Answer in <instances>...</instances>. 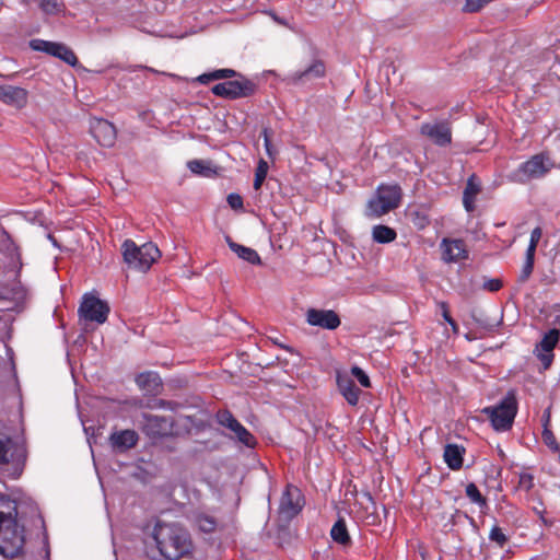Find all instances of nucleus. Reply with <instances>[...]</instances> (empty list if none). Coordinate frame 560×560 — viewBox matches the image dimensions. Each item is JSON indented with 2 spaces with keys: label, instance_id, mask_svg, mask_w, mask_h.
I'll return each instance as SVG.
<instances>
[{
  "label": "nucleus",
  "instance_id": "f257e3e1",
  "mask_svg": "<svg viewBox=\"0 0 560 560\" xmlns=\"http://www.w3.org/2000/svg\"><path fill=\"white\" fill-rule=\"evenodd\" d=\"M25 529L18 521V504L0 495V553L4 558H15L23 551Z\"/></svg>",
  "mask_w": 560,
  "mask_h": 560
},
{
  "label": "nucleus",
  "instance_id": "f03ea898",
  "mask_svg": "<svg viewBox=\"0 0 560 560\" xmlns=\"http://www.w3.org/2000/svg\"><path fill=\"white\" fill-rule=\"evenodd\" d=\"M152 536L161 555L170 560H178L192 547L188 532L177 524L156 523Z\"/></svg>",
  "mask_w": 560,
  "mask_h": 560
},
{
  "label": "nucleus",
  "instance_id": "7ed1b4c3",
  "mask_svg": "<svg viewBox=\"0 0 560 560\" xmlns=\"http://www.w3.org/2000/svg\"><path fill=\"white\" fill-rule=\"evenodd\" d=\"M125 262L141 271L150 269L152 264L160 257L158 246L151 242L138 246L132 240H126L121 245Z\"/></svg>",
  "mask_w": 560,
  "mask_h": 560
},
{
  "label": "nucleus",
  "instance_id": "20e7f679",
  "mask_svg": "<svg viewBox=\"0 0 560 560\" xmlns=\"http://www.w3.org/2000/svg\"><path fill=\"white\" fill-rule=\"evenodd\" d=\"M518 402L514 390H509L492 406V430L510 431L517 415Z\"/></svg>",
  "mask_w": 560,
  "mask_h": 560
},
{
  "label": "nucleus",
  "instance_id": "39448f33",
  "mask_svg": "<svg viewBox=\"0 0 560 560\" xmlns=\"http://www.w3.org/2000/svg\"><path fill=\"white\" fill-rule=\"evenodd\" d=\"M553 167L555 162L548 154L538 153L520 164L512 178L518 183H528L545 177Z\"/></svg>",
  "mask_w": 560,
  "mask_h": 560
},
{
  "label": "nucleus",
  "instance_id": "423d86ee",
  "mask_svg": "<svg viewBox=\"0 0 560 560\" xmlns=\"http://www.w3.org/2000/svg\"><path fill=\"white\" fill-rule=\"evenodd\" d=\"M401 189L398 185L381 186L375 198L369 201V210L380 217L397 208L400 202Z\"/></svg>",
  "mask_w": 560,
  "mask_h": 560
},
{
  "label": "nucleus",
  "instance_id": "0eeeda50",
  "mask_svg": "<svg viewBox=\"0 0 560 560\" xmlns=\"http://www.w3.org/2000/svg\"><path fill=\"white\" fill-rule=\"evenodd\" d=\"M217 422L230 431V439L247 446L255 447L257 441L255 436L232 415L231 411L223 409L215 413Z\"/></svg>",
  "mask_w": 560,
  "mask_h": 560
},
{
  "label": "nucleus",
  "instance_id": "6e6552de",
  "mask_svg": "<svg viewBox=\"0 0 560 560\" xmlns=\"http://www.w3.org/2000/svg\"><path fill=\"white\" fill-rule=\"evenodd\" d=\"M25 459V447L7 433L0 432V465L11 464L15 470L21 471Z\"/></svg>",
  "mask_w": 560,
  "mask_h": 560
},
{
  "label": "nucleus",
  "instance_id": "1a4fd4ad",
  "mask_svg": "<svg viewBox=\"0 0 560 560\" xmlns=\"http://www.w3.org/2000/svg\"><path fill=\"white\" fill-rule=\"evenodd\" d=\"M211 91L215 96L236 100L253 95L256 91V84L253 81L241 77L238 80L218 83L211 89Z\"/></svg>",
  "mask_w": 560,
  "mask_h": 560
},
{
  "label": "nucleus",
  "instance_id": "9d476101",
  "mask_svg": "<svg viewBox=\"0 0 560 560\" xmlns=\"http://www.w3.org/2000/svg\"><path fill=\"white\" fill-rule=\"evenodd\" d=\"M30 47L33 50L42 51L49 56L59 58L71 67H75L79 63L73 50L62 43L35 38L30 42Z\"/></svg>",
  "mask_w": 560,
  "mask_h": 560
},
{
  "label": "nucleus",
  "instance_id": "9b49d317",
  "mask_svg": "<svg viewBox=\"0 0 560 560\" xmlns=\"http://www.w3.org/2000/svg\"><path fill=\"white\" fill-rule=\"evenodd\" d=\"M79 313L84 319L103 324L106 322L109 307L95 296H84L79 307Z\"/></svg>",
  "mask_w": 560,
  "mask_h": 560
},
{
  "label": "nucleus",
  "instance_id": "f8f14e48",
  "mask_svg": "<svg viewBox=\"0 0 560 560\" xmlns=\"http://www.w3.org/2000/svg\"><path fill=\"white\" fill-rule=\"evenodd\" d=\"M305 319L311 326L328 330H335L341 324L339 315L332 310L308 308Z\"/></svg>",
  "mask_w": 560,
  "mask_h": 560
},
{
  "label": "nucleus",
  "instance_id": "ddd939ff",
  "mask_svg": "<svg viewBox=\"0 0 560 560\" xmlns=\"http://www.w3.org/2000/svg\"><path fill=\"white\" fill-rule=\"evenodd\" d=\"M326 66L323 60L315 58L302 70L294 71L288 77V81L293 85H303L313 80L324 78Z\"/></svg>",
  "mask_w": 560,
  "mask_h": 560
},
{
  "label": "nucleus",
  "instance_id": "4468645a",
  "mask_svg": "<svg viewBox=\"0 0 560 560\" xmlns=\"http://www.w3.org/2000/svg\"><path fill=\"white\" fill-rule=\"evenodd\" d=\"M302 510L300 491L296 488L287 487L282 493L279 514L284 520H292Z\"/></svg>",
  "mask_w": 560,
  "mask_h": 560
},
{
  "label": "nucleus",
  "instance_id": "2eb2a0df",
  "mask_svg": "<svg viewBox=\"0 0 560 560\" xmlns=\"http://www.w3.org/2000/svg\"><path fill=\"white\" fill-rule=\"evenodd\" d=\"M143 431L152 438L170 435L173 432V420L156 415H144Z\"/></svg>",
  "mask_w": 560,
  "mask_h": 560
},
{
  "label": "nucleus",
  "instance_id": "dca6fc26",
  "mask_svg": "<svg viewBox=\"0 0 560 560\" xmlns=\"http://www.w3.org/2000/svg\"><path fill=\"white\" fill-rule=\"evenodd\" d=\"M420 131L440 147H445L452 142L451 127L446 121L422 124Z\"/></svg>",
  "mask_w": 560,
  "mask_h": 560
},
{
  "label": "nucleus",
  "instance_id": "f3484780",
  "mask_svg": "<svg viewBox=\"0 0 560 560\" xmlns=\"http://www.w3.org/2000/svg\"><path fill=\"white\" fill-rule=\"evenodd\" d=\"M91 133L103 147L110 148L116 141V128L105 119H94L91 122Z\"/></svg>",
  "mask_w": 560,
  "mask_h": 560
},
{
  "label": "nucleus",
  "instance_id": "a211bd4d",
  "mask_svg": "<svg viewBox=\"0 0 560 560\" xmlns=\"http://www.w3.org/2000/svg\"><path fill=\"white\" fill-rule=\"evenodd\" d=\"M559 341V330L550 329L540 342L536 347V354L544 364L545 369H548L553 360V349Z\"/></svg>",
  "mask_w": 560,
  "mask_h": 560
},
{
  "label": "nucleus",
  "instance_id": "6ab92c4d",
  "mask_svg": "<svg viewBox=\"0 0 560 560\" xmlns=\"http://www.w3.org/2000/svg\"><path fill=\"white\" fill-rule=\"evenodd\" d=\"M442 258L446 262H455L466 257V248L460 240H446L441 243Z\"/></svg>",
  "mask_w": 560,
  "mask_h": 560
},
{
  "label": "nucleus",
  "instance_id": "aec40b11",
  "mask_svg": "<svg viewBox=\"0 0 560 560\" xmlns=\"http://www.w3.org/2000/svg\"><path fill=\"white\" fill-rule=\"evenodd\" d=\"M337 385L348 404L355 406L359 401L360 389L355 386L352 378L347 374L338 373Z\"/></svg>",
  "mask_w": 560,
  "mask_h": 560
},
{
  "label": "nucleus",
  "instance_id": "412c9836",
  "mask_svg": "<svg viewBox=\"0 0 560 560\" xmlns=\"http://www.w3.org/2000/svg\"><path fill=\"white\" fill-rule=\"evenodd\" d=\"M110 443L115 448L127 450L133 447L138 442V434L133 430H122L110 435Z\"/></svg>",
  "mask_w": 560,
  "mask_h": 560
},
{
  "label": "nucleus",
  "instance_id": "4be33fe9",
  "mask_svg": "<svg viewBox=\"0 0 560 560\" xmlns=\"http://www.w3.org/2000/svg\"><path fill=\"white\" fill-rule=\"evenodd\" d=\"M0 100L4 103L20 106L26 101V91L12 85L0 86Z\"/></svg>",
  "mask_w": 560,
  "mask_h": 560
},
{
  "label": "nucleus",
  "instance_id": "5701e85b",
  "mask_svg": "<svg viewBox=\"0 0 560 560\" xmlns=\"http://www.w3.org/2000/svg\"><path fill=\"white\" fill-rule=\"evenodd\" d=\"M226 242L232 252H234L241 259L252 264V265H260L261 260L258 253L244 245L237 244L232 241L230 236H226Z\"/></svg>",
  "mask_w": 560,
  "mask_h": 560
},
{
  "label": "nucleus",
  "instance_id": "b1692460",
  "mask_svg": "<svg viewBox=\"0 0 560 560\" xmlns=\"http://www.w3.org/2000/svg\"><path fill=\"white\" fill-rule=\"evenodd\" d=\"M137 385L149 394H154L161 386V378L158 373L149 371L140 373L136 377Z\"/></svg>",
  "mask_w": 560,
  "mask_h": 560
},
{
  "label": "nucleus",
  "instance_id": "393cba45",
  "mask_svg": "<svg viewBox=\"0 0 560 560\" xmlns=\"http://www.w3.org/2000/svg\"><path fill=\"white\" fill-rule=\"evenodd\" d=\"M465 448L457 444H447L444 448V460L453 469H459L463 466V455Z\"/></svg>",
  "mask_w": 560,
  "mask_h": 560
},
{
  "label": "nucleus",
  "instance_id": "a878e982",
  "mask_svg": "<svg viewBox=\"0 0 560 560\" xmlns=\"http://www.w3.org/2000/svg\"><path fill=\"white\" fill-rule=\"evenodd\" d=\"M480 191V183L476 179L475 176H471L466 185L463 195V203L467 212H472L475 210V199Z\"/></svg>",
  "mask_w": 560,
  "mask_h": 560
},
{
  "label": "nucleus",
  "instance_id": "bb28decb",
  "mask_svg": "<svg viewBox=\"0 0 560 560\" xmlns=\"http://www.w3.org/2000/svg\"><path fill=\"white\" fill-rule=\"evenodd\" d=\"M396 232L394 229L387 225H375L372 231L373 240L380 244L390 243L396 238Z\"/></svg>",
  "mask_w": 560,
  "mask_h": 560
},
{
  "label": "nucleus",
  "instance_id": "cd10ccee",
  "mask_svg": "<svg viewBox=\"0 0 560 560\" xmlns=\"http://www.w3.org/2000/svg\"><path fill=\"white\" fill-rule=\"evenodd\" d=\"M330 536L334 541L340 545H348L350 542V536L346 526V522L342 518H339L330 530Z\"/></svg>",
  "mask_w": 560,
  "mask_h": 560
},
{
  "label": "nucleus",
  "instance_id": "c85d7f7f",
  "mask_svg": "<svg viewBox=\"0 0 560 560\" xmlns=\"http://www.w3.org/2000/svg\"><path fill=\"white\" fill-rule=\"evenodd\" d=\"M237 73L233 69H219L212 72H207L197 78V81L201 84H207L210 81L230 79L236 77Z\"/></svg>",
  "mask_w": 560,
  "mask_h": 560
},
{
  "label": "nucleus",
  "instance_id": "c756f323",
  "mask_svg": "<svg viewBox=\"0 0 560 560\" xmlns=\"http://www.w3.org/2000/svg\"><path fill=\"white\" fill-rule=\"evenodd\" d=\"M194 523L199 528V530L207 534L214 532L217 528L215 518L203 513L196 514L194 516Z\"/></svg>",
  "mask_w": 560,
  "mask_h": 560
},
{
  "label": "nucleus",
  "instance_id": "7c9ffc66",
  "mask_svg": "<svg viewBox=\"0 0 560 560\" xmlns=\"http://www.w3.org/2000/svg\"><path fill=\"white\" fill-rule=\"evenodd\" d=\"M45 14H58L65 4L59 0H32Z\"/></svg>",
  "mask_w": 560,
  "mask_h": 560
},
{
  "label": "nucleus",
  "instance_id": "2f4dec72",
  "mask_svg": "<svg viewBox=\"0 0 560 560\" xmlns=\"http://www.w3.org/2000/svg\"><path fill=\"white\" fill-rule=\"evenodd\" d=\"M268 172V163L264 160H260L258 162V165L256 167L255 172V179H254V189L258 190L260 189Z\"/></svg>",
  "mask_w": 560,
  "mask_h": 560
},
{
  "label": "nucleus",
  "instance_id": "473e14b6",
  "mask_svg": "<svg viewBox=\"0 0 560 560\" xmlns=\"http://www.w3.org/2000/svg\"><path fill=\"white\" fill-rule=\"evenodd\" d=\"M466 495L475 503L479 504L481 508L487 506V499L481 495L475 483H468L466 486Z\"/></svg>",
  "mask_w": 560,
  "mask_h": 560
},
{
  "label": "nucleus",
  "instance_id": "72a5a7b5",
  "mask_svg": "<svg viewBox=\"0 0 560 560\" xmlns=\"http://www.w3.org/2000/svg\"><path fill=\"white\" fill-rule=\"evenodd\" d=\"M351 374L352 376H354L358 382L363 386V387H371V382H370V377L368 376V374L359 366H352L351 369Z\"/></svg>",
  "mask_w": 560,
  "mask_h": 560
},
{
  "label": "nucleus",
  "instance_id": "f704fd0d",
  "mask_svg": "<svg viewBox=\"0 0 560 560\" xmlns=\"http://www.w3.org/2000/svg\"><path fill=\"white\" fill-rule=\"evenodd\" d=\"M542 440L544 443L552 451L558 452L559 451V444L556 440L555 434L550 430H545L542 432Z\"/></svg>",
  "mask_w": 560,
  "mask_h": 560
},
{
  "label": "nucleus",
  "instance_id": "c9c22d12",
  "mask_svg": "<svg viewBox=\"0 0 560 560\" xmlns=\"http://www.w3.org/2000/svg\"><path fill=\"white\" fill-rule=\"evenodd\" d=\"M508 541V536L502 532L500 527H492V544H497L499 547L503 548Z\"/></svg>",
  "mask_w": 560,
  "mask_h": 560
},
{
  "label": "nucleus",
  "instance_id": "e433bc0d",
  "mask_svg": "<svg viewBox=\"0 0 560 560\" xmlns=\"http://www.w3.org/2000/svg\"><path fill=\"white\" fill-rule=\"evenodd\" d=\"M487 2H488V0H466V4L464 7V10L466 12H477Z\"/></svg>",
  "mask_w": 560,
  "mask_h": 560
},
{
  "label": "nucleus",
  "instance_id": "4c0bfd02",
  "mask_svg": "<svg viewBox=\"0 0 560 560\" xmlns=\"http://www.w3.org/2000/svg\"><path fill=\"white\" fill-rule=\"evenodd\" d=\"M188 168L195 174H205L206 166L201 160H191L187 163Z\"/></svg>",
  "mask_w": 560,
  "mask_h": 560
},
{
  "label": "nucleus",
  "instance_id": "58836bf2",
  "mask_svg": "<svg viewBox=\"0 0 560 560\" xmlns=\"http://www.w3.org/2000/svg\"><path fill=\"white\" fill-rule=\"evenodd\" d=\"M228 203L232 209H242L243 208V198L237 194H230L228 196Z\"/></svg>",
  "mask_w": 560,
  "mask_h": 560
},
{
  "label": "nucleus",
  "instance_id": "ea45409f",
  "mask_svg": "<svg viewBox=\"0 0 560 560\" xmlns=\"http://www.w3.org/2000/svg\"><path fill=\"white\" fill-rule=\"evenodd\" d=\"M440 306H441L442 315H443L444 319L452 326L453 330L456 331L457 330V325H456L455 320L451 317V315L448 313L447 304L442 302L440 304Z\"/></svg>",
  "mask_w": 560,
  "mask_h": 560
},
{
  "label": "nucleus",
  "instance_id": "a19ab883",
  "mask_svg": "<svg viewBox=\"0 0 560 560\" xmlns=\"http://www.w3.org/2000/svg\"><path fill=\"white\" fill-rule=\"evenodd\" d=\"M533 268H534V260L526 259L525 264L523 266V269H522V275H521L522 280H526L529 277V275L533 271Z\"/></svg>",
  "mask_w": 560,
  "mask_h": 560
},
{
  "label": "nucleus",
  "instance_id": "79ce46f5",
  "mask_svg": "<svg viewBox=\"0 0 560 560\" xmlns=\"http://www.w3.org/2000/svg\"><path fill=\"white\" fill-rule=\"evenodd\" d=\"M307 1L314 10L332 5V0H307Z\"/></svg>",
  "mask_w": 560,
  "mask_h": 560
},
{
  "label": "nucleus",
  "instance_id": "37998d69",
  "mask_svg": "<svg viewBox=\"0 0 560 560\" xmlns=\"http://www.w3.org/2000/svg\"><path fill=\"white\" fill-rule=\"evenodd\" d=\"M541 238V229L540 228H535L532 233H530V240H529V245H535L537 246L539 241Z\"/></svg>",
  "mask_w": 560,
  "mask_h": 560
},
{
  "label": "nucleus",
  "instance_id": "c03bdc74",
  "mask_svg": "<svg viewBox=\"0 0 560 560\" xmlns=\"http://www.w3.org/2000/svg\"><path fill=\"white\" fill-rule=\"evenodd\" d=\"M376 31L377 32H394L395 28L393 27L392 23L385 22L380 27H377Z\"/></svg>",
  "mask_w": 560,
  "mask_h": 560
},
{
  "label": "nucleus",
  "instance_id": "a18cd8bd",
  "mask_svg": "<svg viewBox=\"0 0 560 560\" xmlns=\"http://www.w3.org/2000/svg\"><path fill=\"white\" fill-rule=\"evenodd\" d=\"M536 248L537 246L535 245H528L526 250V259L534 260Z\"/></svg>",
  "mask_w": 560,
  "mask_h": 560
},
{
  "label": "nucleus",
  "instance_id": "49530a36",
  "mask_svg": "<svg viewBox=\"0 0 560 560\" xmlns=\"http://www.w3.org/2000/svg\"><path fill=\"white\" fill-rule=\"evenodd\" d=\"M264 140H265L266 151H267L268 155H271L270 140H269L266 129L264 130Z\"/></svg>",
  "mask_w": 560,
  "mask_h": 560
},
{
  "label": "nucleus",
  "instance_id": "de8ad7c7",
  "mask_svg": "<svg viewBox=\"0 0 560 560\" xmlns=\"http://www.w3.org/2000/svg\"><path fill=\"white\" fill-rule=\"evenodd\" d=\"M502 282L499 279H492V292L501 289Z\"/></svg>",
  "mask_w": 560,
  "mask_h": 560
},
{
  "label": "nucleus",
  "instance_id": "09e8293b",
  "mask_svg": "<svg viewBox=\"0 0 560 560\" xmlns=\"http://www.w3.org/2000/svg\"><path fill=\"white\" fill-rule=\"evenodd\" d=\"M45 552H46V557L48 558L49 557V547H48L47 541H45Z\"/></svg>",
  "mask_w": 560,
  "mask_h": 560
},
{
  "label": "nucleus",
  "instance_id": "8fccbe9b",
  "mask_svg": "<svg viewBox=\"0 0 560 560\" xmlns=\"http://www.w3.org/2000/svg\"><path fill=\"white\" fill-rule=\"evenodd\" d=\"M483 287H485L486 289L490 290V281H486V282L483 283Z\"/></svg>",
  "mask_w": 560,
  "mask_h": 560
},
{
  "label": "nucleus",
  "instance_id": "3c124183",
  "mask_svg": "<svg viewBox=\"0 0 560 560\" xmlns=\"http://www.w3.org/2000/svg\"><path fill=\"white\" fill-rule=\"evenodd\" d=\"M482 412H485V413H489V415H490V407H485V408L482 409Z\"/></svg>",
  "mask_w": 560,
  "mask_h": 560
},
{
  "label": "nucleus",
  "instance_id": "603ef678",
  "mask_svg": "<svg viewBox=\"0 0 560 560\" xmlns=\"http://www.w3.org/2000/svg\"><path fill=\"white\" fill-rule=\"evenodd\" d=\"M498 451H499V455H500V456H503V452H502V450H501V448H499Z\"/></svg>",
  "mask_w": 560,
  "mask_h": 560
}]
</instances>
